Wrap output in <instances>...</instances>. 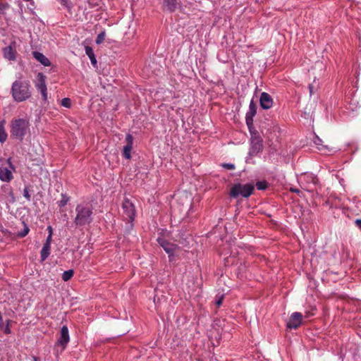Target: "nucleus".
<instances>
[{
  "label": "nucleus",
  "mask_w": 361,
  "mask_h": 361,
  "mask_svg": "<svg viewBox=\"0 0 361 361\" xmlns=\"http://www.w3.org/2000/svg\"><path fill=\"white\" fill-rule=\"evenodd\" d=\"M74 271L73 269H69L67 271H65L62 274V279L64 281H69L73 276Z\"/></svg>",
  "instance_id": "22"
},
{
  "label": "nucleus",
  "mask_w": 361,
  "mask_h": 361,
  "mask_svg": "<svg viewBox=\"0 0 361 361\" xmlns=\"http://www.w3.org/2000/svg\"><path fill=\"white\" fill-rule=\"evenodd\" d=\"M223 299H224V296L221 295L218 300H216V305L217 307L221 306V305L222 304Z\"/></svg>",
  "instance_id": "34"
},
{
  "label": "nucleus",
  "mask_w": 361,
  "mask_h": 361,
  "mask_svg": "<svg viewBox=\"0 0 361 361\" xmlns=\"http://www.w3.org/2000/svg\"><path fill=\"white\" fill-rule=\"evenodd\" d=\"M123 217L128 221H133L135 216L134 204L128 199H125L122 203Z\"/></svg>",
  "instance_id": "7"
},
{
  "label": "nucleus",
  "mask_w": 361,
  "mask_h": 361,
  "mask_svg": "<svg viewBox=\"0 0 361 361\" xmlns=\"http://www.w3.org/2000/svg\"><path fill=\"white\" fill-rule=\"evenodd\" d=\"M309 316H310V313H307V317H309Z\"/></svg>",
  "instance_id": "41"
},
{
  "label": "nucleus",
  "mask_w": 361,
  "mask_h": 361,
  "mask_svg": "<svg viewBox=\"0 0 361 361\" xmlns=\"http://www.w3.org/2000/svg\"><path fill=\"white\" fill-rule=\"evenodd\" d=\"M224 168L226 169H228V170H233L235 169V166L233 164H228V163H225V164H222L221 165Z\"/></svg>",
  "instance_id": "29"
},
{
  "label": "nucleus",
  "mask_w": 361,
  "mask_h": 361,
  "mask_svg": "<svg viewBox=\"0 0 361 361\" xmlns=\"http://www.w3.org/2000/svg\"><path fill=\"white\" fill-rule=\"evenodd\" d=\"M47 230L49 231V233L52 234V228L51 226H48Z\"/></svg>",
  "instance_id": "38"
},
{
  "label": "nucleus",
  "mask_w": 361,
  "mask_h": 361,
  "mask_svg": "<svg viewBox=\"0 0 361 361\" xmlns=\"http://www.w3.org/2000/svg\"><path fill=\"white\" fill-rule=\"evenodd\" d=\"M11 170H14L11 159L4 161L0 164V180L4 182H10L13 176Z\"/></svg>",
  "instance_id": "5"
},
{
  "label": "nucleus",
  "mask_w": 361,
  "mask_h": 361,
  "mask_svg": "<svg viewBox=\"0 0 361 361\" xmlns=\"http://www.w3.org/2000/svg\"><path fill=\"white\" fill-rule=\"evenodd\" d=\"M2 191L5 193L4 199L7 203L13 204L16 201V198L12 188L9 185H4L1 188Z\"/></svg>",
  "instance_id": "16"
},
{
  "label": "nucleus",
  "mask_w": 361,
  "mask_h": 361,
  "mask_svg": "<svg viewBox=\"0 0 361 361\" xmlns=\"http://www.w3.org/2000/svg\"><path fill=\"white\" fill-rule=\"evenodd\" d=\"M85 49V54L90 58L91 63L92 64V66H96V65H97V59H96V57L94 56V54L92 48L91 47L86 46Z\"/></svg>",
  "instance_id": "19"
},
{
  "label": "nucleus",
  "mask_w": 361,
  "mask_h": 361,
  "mask_svg": "<svg viewBox=\"0 0 361 361\" xmlns=\"http://www.w3.org/2000/svg\"><path fill=\"white\" fill-rule=\"evenodd\" d=\"M291 191L295 192H299V190L298 189H291Z\"/></svg>",
  "instance_id": "40"
},
{
  "label": "nucleus",
  "mask_w": 361,
  "mask_h": 361,
  "mask_svg": "<svg viewBox=\"0 0 361 361\" xmlns=\"http://www.w3.org/2000/svg\"><path fill=\"white\" fill-rule=\"evenodd\" d=\"M9 322H10V321H9V320H8V321H7V324H6V326H5V328L4 329V334H11V329H10V326H9Z\"/></svg>",
  "instance_id": "31"
},
{
  "label": "nucleus",
  "mask_w": 361,
  "mask_h": 361,
  "mask_svg": "<svg viewBox=\"0 0 361 361\" xmlns=\"http://www.w3.org/2000/svg\"><path fill=\"white\" fill-rule=\"evenodd\" d=\"M3 53L4 58L9 61H14L16 59V51L11 45L5 47L3 49Z\"/></svg>",
  "instance_id": "17"
},
{
  "label": "nucleus",
  "mask_w": 361,
  "mask_h": 361,
  "mask_svg": "<svg viewBox=\"0 0 361 361\" xmlns=\"http://www.w3.org/2000/svg\"><path fill=\"white\" fill-rule=\"evenodd\" d=\"M254 190L255 185L253 183H247L245 185L236 183L231 188L230 195L233 198H236L240 195L247 198L253 193Z\"/></svg>",
  "instance_id": "4"
},
{
  "label": "nucleus",
  "mask_w": 361,
  "mask_h": 361,
  "mask_svg": "<svg viewBox=\"0 0 361 361\" xmlns=\"http://www.w3.org/2000/svg\"><path fill=\"white\" fill-rule=\"evenodd\" d=\"M157 240L159 245L169 255V259L170 261H171V257L173 256L176 250L178 249V245L174 243L169 242L165 238L161 237H159Z\"/></svg>",
  "instance_id": "8"
},
{
  "label": "nucleus",
  "mask_w": 361,
  "mask_h": 361,
  "mask_svg": "<svg viewBox=\"0 0 361 361\" xmlns=\"http://www.w3.org/2000/svg\"><path fill=\"white\" fill-rule=\"evenodd\" d=\"M93 206L89 202H82L77 204L73 223L78 228L90 226L94 220Z\"/></svg>",
  "instance_id": "1"
},
{
  "label": "nucleus",
  "mask_w": 361,
  "mask_h": 361,
  "mask_svg": "<svg viewBox=\"0 0 361 361\" xmlns=\"http://www.w3.org/2000/svg\"><path fill=\"white\" fill-rule=\"evenodd\" d=\"M23 196L27 200H30V195L29 193V190L27 187H25L23 190Z\"/></svg>",
  "instance_id": "30"
},
{
  "label": "nucleus",
  "mask_w": 361,
  "mask_h": 361,
  "mask_svg": "<svg viewBox=\"0 0 361 361\" xmlns=\"http://www.w3.org/2000/svg\"><path fill=\"white\" fill-rule=\"evenodd\" d=\"M29 231H30V228H28L27 226H26L25 224L24 228L21 231H19L18 233V236L20 238H24L28 234Z\"/></svg>",
  "instance_id": "25"
},
{
  "label": "nucleus",
  "mask_w": 361,
  "mask_h": 361,
  "mask_svg": "<svg viewBox=\"0 0 361 361\" xmlns=\"http://www.w3.org/2000/svg\"><path fill=\"white\" fill-rule=\"evenodd\" d=\"M309 316H310V313H307V317H309Z\"/></svg>",
  "instance_id": "42"
},
{
  "label": "nucleus",
  "mask_w": 361,
  "mask_h": 361,
  "mask_svg": "<svg viewBox=\"0 0 361 361\" xmlns=\"http://www.w3.org/2000/svg\"><path fill=\"white\" fill-rule=\"evenodd\" d=\"M34 83L36 89L41 92L43 100L46 101L47 99L46 76L42 73H38Z\"/></svg>",
  "instance_id": "6"
},
{
  "label": "nucleus",
  "mask_w": 361,
  "mask_h": 361,
  "mask_svg": "<svg viewBox=\"0 0 361 361\" xmlns=\"http://www.w3.org/2000/svg\"><path fill=\"white\" fill-rule=\"evenodd\" d=\"M257 106L256 103H255V102L253 100H251V102L250 103V106H249V110L247 112L246 116H245L246 123L249 128L250 126L252 125L253 117L257 114Z\"/></svg>",
  "instance_id": "13"
},
{
  "label": "nucleus",
  "mask_w": 361,
  "mask_h": 361,
  "mask_svg": "<svg viewBox=\"0 0 361 361\" xmlns=\"http://www.w3.org/2000/svg\"><path fill=\"white\" fill-rule=\"evenodd\" d=\"M32 361H39V359L37 357H33Z\"/></svg>",
  "instance_id": "39"
},
{
  "label": "nucleus",
  "mask_w": 361,
  "mask_h": 361,
  "mask_svg": "<svg viewBox=\"0 0 361 361\" xmlns=\"http://www.w3.org/2000/svg\"><path fill=\"white\" fill-rule=\"evenodd\" d=\"M7 133L4 126V122L0 123V142L4 143L7 139Z\"/></svg>",
  "instance_id": "21"
},
{
  "label": "nucleus",
  "mask_w": 361,
  "mask_h": 361,
  "mask_svg": "<svg viewBox=\"0 0 361 361\" xmlns=\"http://www.w3.org/2000/svg\"><path fill=\"white\" fill-rule=\"evenodd\" d=\"M104 37H105L104 32L99 33L96 38V43L98 44L102 43L104 40Z\"/></svg>",
  "instance_id": "27"
},
{
  "label": "nucleus",
  "mask_w": 361,
  "mask_h": 361,
  "mask_svg": "<svg viewBox=\"0 0 361 361\" xmlns=\"http://www.w3.org/2000/svg\"><path fill=\"white\" fill-rule=\"evenodd\" d=\"M355 225L361 229V219H357L355 221Z\"/></svg>",
  "instance_id": "37"
},
{
  "label": "nucleus",
  "mask_w": 361,
  "mask_h": 361,
  "mask_svg": "<svg viewBox=\"0 0 361 361\" xmlns=\"http://www.w3.org/2000/svg\"><path fill=\"white\" fill-rule=\"evenodd\" d=\"M310 179H311V181H312L314 185H316V184H317V183H318L319 180H318V178H317L316 176H312V175H311V176H310Z\"/></svg>",
  "instance_id": "36"
},
{
  "label": "nucleus",
  "mask_w": 361,
  "mask_h": 361,
  "mask_svg": "<svg viewBox=\"0 0 361 361\" xmlns=\"http://www.w3.org/2000/svg\"><path fill=\"white\" fill-rule=\"evenodd\" d=\"M133 137L130 134H128L126 137L125 142L126 145L123 149V156L126 159H130L131 158V151L133 145Z\"/></svg>",
  "instance_id": "10"
},
{
  "label": "nucleus",
  "mask_w": 361,
  "mask_h": 361,
  "mask_svg": "<svg viewBox=\"0 0 361 361\" xmlns=\"http://www.w3.org/2000/svg\"><path fill=\"white\" fill-rule=\"evenodd\" d=\"M64 8L71 11L73 7L71 0H57Z\"/></svg>",
  "instance_id": "23"
},
{
  "label": "nucleus",
  "mask_w": 361,
  "mask_h": 361,
  "mask_svg": "<svg viewBox=\"0 0 361 361\" xmlns=\"http://www.w3.org/2000/svg\"><path fill=\"white\" fill-rule=\"evenodd\" d=\"M32 54L34 58L44 66H51V62L49 59L47 57H46L43 54L39 51H33Z\"/></svg>",
  "instance_id": "18"
},
{
  "label": "nucleus",
  "mask_w": 361,
  "mask_h": 361,
  "mask_svg": "<svg viewBox=\"0 0 361 361\" xmlns=\"http://www.w3.org/2000/svg\"><path fill=\"white\" fill-rule=\"evenodd\" d=\"M11 91L13 100L17 102H25L32 96L31 85L27 80H15Z\"/></svg>",
  "instance_id": "2"
},
{
  "label": "nucleus",
  "mask_w": 361,
  "mask_h": 361,
  "mask_svg": "<svg viewBox=\"0 0 361 361\" xmlns=\"http://www.w3.org/2000/svg\"><path fill=\"white\" fill-rule=\"evenodd\" d=\"M8 8V4L6 3H0V12H3L4 10Z\"/></svg>",
  "instance_id": "32"
},
{
  "label": "nucleus",
  "mask_w": 361,
  "mask_h": 361,
  "mask_svg": "<svg viewBox=\"0 0 361 361\" xmlns=\"http://www.w3.org/2000/svg\"><path fill=\"white\" fill-rule=\"evenodd\" d=\"M315 89V87L313 84L309 85V90H310V95L312 96L314 94V90Z\"/></svg>",
  "instance_id": "35"
},
{
  "label": "nucleus",
  "mask_w": 361,
  "mask_h": 361,
  "mask_svg": "<svg viewBox=\"0 0 361 361\" xmlns=\"http://www.w3.org/2000/svg\"><path fill=\"white\" fill-rule=\"evenodd\" d=\"M51 240H52V234L49 233V235L47 238L46 242L44 244H47L51 246Z\"/></svg>",
  "instance_id": "33"
},
{
  "label": "nucleus",
  "mask_w": 361,
  "mask_h": 361,
  "mask_svg": "<svg viewBox=\"0 0 361 361\" xmlns=\"http://www.w3.org/2000/svg\"><path fill=\"white\" fill-rule=\"evenodd\" d=\"M68 201L69 197L67 195L62 194V198L59 201L58 204L60 207H63L67 204Z\"/></svg>",
  "instance_id": "24"
},
{
  "label": "nucleus",
  "mask_w": 361,
  "mask_h": 361,
  "mask_svg": "<svg viewBox=\"0 0 361 361\" xmlns=\"http://www.w3.org/2000/svg\"><path fill=\"white\" fill-rule=\"evenodd\" d=\"M302 318V314L300 312H293L287 323V327L296 329L300 326Z\"/></svg>",
  "instance_id": "9"
},
{
  "label": "nucleus",
  "mask_w": 361,
  "mask_h": 361,
  "mask_svg": "<svg viewBox=\"0 0 361 361\" xmlns=\"http://www.w3.org/2000/svg\"><path fill=\"white\" fill-rule=\"evenodd\" d=\"M29 122L24 118H18L13 120L11 124V137L23 140L25 135L29 130Z\"/></svg>",
  "instance_id": "3"
},
{
  "label": "nucleus",
  "mask_w": 361,
  "mask_h": 361,
  "mask_svg": "<svg viewBox=\"0 0 361 361\" xmlns=\"http://www.w3.org/2000/svg\"><path fill=\"white\" fill-rule=\"evenodd\" d=\"M68 342H69L68 329L66 326H63L61 329L60 337L57 341V345H61L62 347V350H63Z\"/></svg>",
  "instance_id": "11"
},
{
  "label": "nucleus",
  "mask_w": 361,
  "mask_h": 361,
  "mask_svg": "<svg viewBox=\"0 0 361 361\" xmlns=\"http://www.w3.org/2000/svg\"><path fill=\"white\" fill-rule=\"evenodd\" d=\"M50 249H51L50 245H49L47 244L43 245L42 249L40 252V258H41L42 262H44V260H46L47 258L49 257V255H50Z\"/></svg>",
  "instance_id": "20"
},
{
  "label": "nucleus",
  "mask_w": 361,
  "mask_h": 361,
  "mask_svg": "<svg viewBox=\"0 0 361 361\" xmlns=\"http://www.w3.org/2000/svg\"><path fill=\"white\" fill-rule=\"evenodd\" d=\"M251 150L250 154L252 155H255L259 152H261L263 149V141L262 140L257 136H255L252 137L251 140Z\"/></svg>",
  "instance_id": "12"
},
{
  "label": "nucleus",
  "mask_w": 361,
  "mask_h": 361,
  "mask_svg": "<svg viewBox=\"0 0 361 361\" xmlns=\"http://www.w3.org/2000/svg\"><path fill=\"white\" fill-rule=\"evenodd\" d=\"M260 106L264 109H269L272 106L273 99L270 94L262 92L259 98Z\"/></svg>",
  "instance_id": "14"
},
{
  "label": "nucleus",
  "mask_w": 361,
  "mask_h": 361,
  "mask_svg": "<svg viewBox=\"0 0 361 361\" xmlns=\"http://www.w3.org/2000/svg\"><path fill=\"white\" fill-rule=\"evenodd\" d=\"M180 5V0H163V9L170 13L174 12Z\"/></svg>",
  "instance_id": "15"
},
{
  "label": "nucleus",
  "mask_w": 361,
  "mask_h": 361,
  "mask_svg": "<svg viewBox=\"0 0 361 361\" xmlns=\"http://www.w3.org/2000/svg\"><path fill=\"white\" fill-rule=\"evenodd\" d=\"M61 105L65 106V107L69 108L71 106V100H70V99H68V98H63L61 100Z\"/></svg>",
  "instance_id": "28"
},
{
  "label": "nucleus",
  "mask_w": 361,
  "mask_h": 361,
  "mask_svg": "<svg viewBox=\"0 0 361 361\" xmlns=\"http://www.w3.org/2000/svg\"><path fill=\"white\" fill-rule=\"evenodd\" d=\"M256 187L258 190H265L267 188V183L266 181H257Z\"/></svg>",
  "instance_id": "26"
}]
</instances>
